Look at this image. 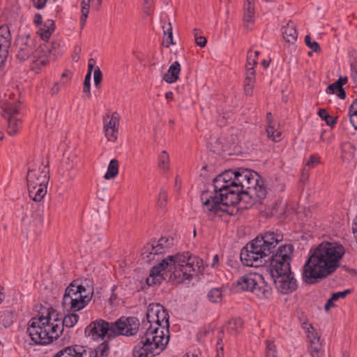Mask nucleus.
<instances>
[{
  "mask_svg": "<svg viewBox=\"0 0 357 357\" xmlns=\"http://www.w3.org/2000/svg\"><path fill=\"white\" fill-rule=\"evenodd\" d=\"M250 176H252V170L248 169H238L235 170L234 181L230 183V185L234 189V192L236 193L237 204L241 201L242 193L245 188V183Z\"/></svg>",
  "mask_w": 357,
  "mask_h": 357,
  "instance_id": "nucleus-16",
  "label": "nucleus"
},
{
  "mask_svg": "<svg viewBox=\"0 0 357 357\" xmlns=\"http://www.w3.org/2000/svg\"><path fill=\"white\" fill-rule=\"evenodd\" d=\"M169 319L168 311L162 305L151 303L147 308L146 320H143L142 324L149 331L158 336L162 335L163 337L169 340Z\"/></svg>",
  "mask_w": 357,
  "mask_h": 357,
  "instance_id": "nucleus-9",
  "label": "nucleus"
},
{
  "mask_svg": "<svg viewBox=\"0 0 357 357\" xmlns=\"http://www.w3.org/2000/svg\"><path fill=\"white\" fill-rule=\"evenodd\" d=\"M167 192L165 189H161L158 198V205L160 208H165L167 204Z\"/></svg>",
  "mask_w": 357,
  "mask_h": 357,
  "instance_id": "nucleus-41",
  "label": "nucleus"
},
{
  "mask_svg": "<svg viewBox=\"0 0 357 357\" xmlns=\"http://www.w3.org/2000/svg\"><path fill=\"white\" fill-rule=\"evenodd\" d=\"M17 59L23 62L31 58V69L38 73L47 63V56L43 47L36 48V38L29 33L19 34L14 43Z\"/></svg>",
  "mask_w": 357,
  "mask_h": 357,
  "instance_id": "nucleus-7",
  "label": "nucleus"
},
{
  "mask_svg": "<svg viewBox=\"0 0 357 357\" xmlns=\"http://www.w3.org/2000/svg\"><path fill=\"white\" fill-rule=\"evenodd\" d=\"M119 173V162L116 159H113L109 162L107 171L104 178L107 180L114 178Z\"/></svg>",
  "mask_w": 357,
  "mask_h": 357,
  "instance_id": "nucleus-28",
  "label": "nucleus"
},
{
  "mask_svg": "<svg viewBox=\"0 0 357 357\" xmlns=\"http://www.w3.org/2000/svg\"><path fill=\"white\" fill-rule=\"evenodd\" d=\"M195 43L198 46L204 47L206 45L207 40L204 36H197L195 38Z\"/></svg>",
  "mask_w": 357,
  "mask_h": 357,
  "instance_id": "nucleus-54",
  "label": "nucleus"
},
{
  "mask_svg": "<svg viewBox=\"0 0 357 357\" xmlns=\"http://www.w3.org/2000/svg\"><path fill=\"white\" fill-rule=\"evenodd\" d=\"M277 290L282 294H289L296 290L297 281L292 271L271 277Z\"/></svg>",
  "mask_w": 357,
  "mask_h": 357,
  "instance_id": "nucleus-15",
  "label": "nucleus"
},
{
  "mask_svg": "<svg viewBox=\"0 0 357 357\" xmlns=\"http://www.w3.org/2000/svg\"><path fill=\"white\" fill-rule=\"evenodd\" d=\"M47 0H32L33 6L36 9H42L45 7Z\"/></svg>",
  "mask_w": 357,
  "mask_h": 357,
  "instance_id": "nucleus-53",
  "label": "nucleus"
},
{
  "mask_svg": "<svg viewBox=\"0 0 357 357\" xmlns=\"http://www.w3.org/2000/svg\"><path fill=\"white\" fill-rule=\"evenodd\" d=\"M91 75H86L84 81V87H83V93L87 96L89 97L91 96L90 89H91Z\"/></svg>",
  "mask_w": 357,
  "mask_h": 357,
  "instance_id": "nucleus-44",
  "label": "nucleus"
},
{
  "mask_svg": "<svg viewBox=\"0 0 357 357\" xmlns=\"http://www.w3.org/2000/svg\"><path fill=\"white\" fill-rule=\"evenodd\" d=\"M259 52L258 51L252 52L249 50L247 55V63L246 69L248 70V67H252L255 69V66L257 64V58Z\"/></svg>",
  "mask_w": 357,
  "mask_h": 357,
  "instance_id": "nucleus-35",
  "label": "nucleus"
},
{
  "mask_svg": "<svg viewBox=\"0 0 357 357\" xmlns=\"http://www.w3.org/2000/svg\"><path fill=\"white\" fill-rule=\"evenodd\" d=\"M102 72H101L100 68L97 67L94 70V73H93L94 84H95L96 87H97V88L98 87V86L100 85V84L102 81Z\"/></svg>",
  "mask_w": 357,
  "mask_h": 357,
  "instance_id": "nucleus-46",
  "label": "nucleus"
},
{
  "mask_svg": "<svg viewBox=\"0 0 357 357\" xmlns=\"http://www.w3.org/2000/svg\"><path fill=\"white\" fill-rule=\"evenodd\" d=\"M20 109V103H8L6 105L4 112L7 115V118L11 116H16V115L19 114Z\"/></svg>",
  "mask_w": 357,
  "mask_h": 357,
  "instance_id": "nucleus-32",
  "label": "nucleus"
},
{
  "mask_svg": "<svg viewBox=\"0 0 357 357\" xmlns=\"http://www.w3.org/2000/svg\"><path fill=\"white\" fill-rule=\"evenodd\" d=\"M266 193L263 179L256 172L252 171V176L245 183V188L242 193L241 201L248 202L249 199L255 197L257 199V202H261V200L266 197Z\"/></svg>",
  "mask_w": 357,
  "mask_h": 357,
  "instance_id": "nucleus-13",
  "label": "nucleus"
},
{
  "mask_svg": "<svg viewBox=\"0 0 357 357\" xmlns=\"http://www.w3.org/2000/svg\"><path fill=\"white\" fill-rule=\"evenodd\" d=\"M91 0H82L81 6L82 7H89L90 8Z\"/></svg>",
  "mask_w": 357,
  "mask_h": 357,
  "instance_id": "nucleus-63",
  "label": "nucleus"
},
{
  "mask_svg": "<svg viewBox=\"0 0 357 357\" xmlns=\"http://www.w3.org/2000/svg\"><path fill=\"white\" fill-rule=\"evenodd\" d=\"M283 240L279 231H268L260 234L248 243L241 251L240 258L245 266L259 267L268 261L266 259L277 245Z\"/></svg>",
  "mask_w": 357,
  "mask_h": 357,
  "instance_id": "nucleus-4",
  "label": "nucleus"
},
{
  "mask_svg": "<svg viewBox=\"0 0 357 357\" xmlns=\"http://www.w3.org/2000/svg\"><path fill=\"white\" fill-rule=\"evenodd\" d=\"M337 96L340 98V99H344L346 98V92L344 91V89H343V87L339 89L337 91Z\"/></svg>",
  "mask_w": 357,
  "mask_h": 357,
  "instance_id": "nucleus-59",
  "label": "nucleus"
},
{
  "mask_svg": "<svg viewBox=\"0 0 357 357\" xmlns=\"http://www.w3.org/2000/svg\"><path fill=\"white\" fill-rule=\"evenodd\" d=\"M139 321L135 317H121L114 322L109 323L103 319L92 321L85 328V334L93 339L114 338L119 335L132 336L139 331Z\"/></svg>",
  "mask_w": 357,
  "mask_h": 357,
  "instance_id": "nucleus-6",
  "label": "nucleus"
},
{
  "mask_svg": "<svg viewBox=\"0 0 357 357\" xmlns=\"http://www.w3.org/2000/svg\"><path fill=\"white\" fill-rule=\"evenodd\" d=\"M70 351H73V347H64L56 352L53 357H69Z\"/></svg>",
  "mask_w": 357,
  "mask_h": 357,
  "instance_id": "nucleus-45",
  "label": "nucleus"
},
{
  "mask_svg": "<svg viewBox=\"0 0 357 357\" xmlns=\"http://www.w3.org/2000/svg\"><path fill=\"white\" fill-rule=\"evenodd\" d=\"M218 177H220L222 180H224L226 181V184H228V187L230 188V190H234L233 187L230 185V183L232 181H234V176H235V171L232 169H229L225 171L222 174H219L218 176Z\"/></svg>",
  "mask_w": 357,
  "mask_h": 357,
  "instance_id": "nucleus-34",
  "label": "nucleus"
},
{
  "mask_svg": "<svg viewBox=\"0 0 357 357\" xmlns=\"http://www.w3.org/2000/svg\"><path fill=\"white\" fill-rule=\"evenodd\" d=\"M120 116L116 112L104 117V130L109 141L114 142L118 137Z\"/></svg>",
  "mask_w": 357,
  "mask_h": 357,
  "instance_id": "nucleus-17",
  "label": "nucleus"
},
{
  "mask_svg": "<svg viewBox=\"0 0 357 357\" xmlns=\"http://www.w3.org/2000/svg\"><path fill=\"white\" fill-rule=\"evenodd\" d=\"M318 114L322 119L325 120L328 126H333L337 123L336 118L329 115L328 112L324 109H319Z\"/></svg>",
  "mask_w": 357,
  "mask_h": 357,
  "instance_id": "nucleus-36",
  "label": "nucleus"
},
{
  "mask_svg": "<svg viewBox=\"0 0 357 357\" xmlns=\"http://www.w3.org/2000/svg\"><path fill=\"white\" fill-rule=\"evenodd\" d=\"M305 45L310 48L312 52H320L321 47L317 41H312L311 37L310 35H306L305 37Z\"/></svg>",
  "mask_w": 357,
  "mask_h": 357,
  "instance_id": "nucleus-40",
  "label": "nucleus"
},
{
  "mask_svg": "<svg viewBox=\"0 0 357 357\" xmlns=\"http://www.w3.org/2000/svg\"><path fill=\"white\" fill-rule=\"evenodd\" d=\"M255 83V70L252 67H248L244 80V92L246 96H252Z\"/></svg>",
  "mask_w": 357,
  "mask_h": 357,
  "instance_id": "nucleus-22",
  "label": "nucleus"
},
{
  "mask_svg": "<svg viewBox=\"0 0 357 357\" xmlns=\"http://www.w3.org/2000/svg\"><path fill=\"white\" fill-rule=\"evenodd\" d=\"M42 15L39 13H37L34 16V23L36 24V25H40L42 23Z\"/></svg>",
  "mask_w": 357,
  "mask_h": 357,
  "instance_id": "nucleus-60",
  "label": "nucleus"
},
{
  "mask_svg": "<svg viewBox=\"0 0 357 357\" xmlns=\"http://www.w3.org/2000/svg\"><path fill=\"white\" fill-rule=\"evenodd\" d=\"M307 337L310 340V343H312V341L320 340V337L318 335L315 329L311 331V332L307 333Z\"/></svg>",
  "mask_w": 357,
  "mask_h": 357,
  "instance_id": "nucleus-55",
  "label": "nucleus"
},
{
  "mask_svg": "<svg viewBox=\"0 0 357 357\" xmlns=\"http://www.w3.org/2000/svg\"><path fill=\"white\" fill-rule=\"evenodd\" d=\"M236 287L239 290L252 291L261 299H268L272 294V288L264 281L261 275L247 273L236 281Z\"/></svg>",
  "mask_w": 357,
  "mask_h": 357,
  "instance_id": "nucleus-11",
  "label": "nucleus"
},
{
  "mask_svg": "<svg viewBox=\"0 0 357 357\" xmlns=\"http://www.w3.org/2000/svg\"><path fill=\"white\" fill-rule=\"evenodd\" d=\"M302 328L307 333H309L310 332H311V331L314 329L311 324L306 322V321H305L302 324Z\"/></svg>",
  "mask_w": 357,
  "mask_h": 357,
  "instance_id": "nucleus-56",
  "label": "nucleus"
},
{
  "mask_svg": "<svg viewBox=\"0 0 357 357\" xmlns=\"http://www.w3.org/2000/svg\"><path fill=\"white\" fill-rule=\"evenodd\" d=\"M89 7H82L81 8V17H80V23L82 26L83 27L86 23V19L88 17V15L89 13Z\"/></svg>",
  "mask_w": 357,
  "mask_h": 357,
  "instance_id": "nucleus-49",
  "label": "nucleus"
},
{
  "mask_svg": "<svg viewBox=\"0 0 357 357\" xmlns=\"http://www.w3.org/2000/svg\"><path fill=\"white\" fill-rule=\"evenodd\" d=\"M158 160L159 167L164 171H167L169 168V154L165 151H162L159 155Z\"/></svg>",
  "mask_w": 357,
  "mask_h": 357,
  "instance_id": "nucleus-33",
  "label": "nucleus"
},
{
  "mask_svg": "<svg viewBox=\"0 0 357 357\" xmlns=\"http://www.w3.org/2000/svg\"><path fill=\"white\" fill-rule=\"evenodd\" d=\"M266 357H278L275 345L271 341H266Z\"/></svg>",
  "mask_w": 357,
  "mask_h": 357,
  "instance_id": "nucleus-42",
  "label": "nucleus"
},
{
  "mask_svg": "<svg viewBox=\"0 0 357 357\" xmlns=\"http://www.w3.org/2000/svg\"><path fill=\"white\" fill-rule=\"evenodd\" d=\"M322 349L320 340L312 341L310 343V354L312 357H319V354Z\"/></svg>",
  "mask_w": 357,
  "mask_h": 357,
  "instance_id": "nucleus-37",
  "label": "nucleus"
},
{
  "mask_svg": "<svg viewBox=\"0 0 357 357\" xmlns=\"http://www.w3.org/2000/svg\"><path fill=\"white\" fill-rule=\"evenodd\" d=\"M93 292V282L90 279L74 280L65 290L62 305L65 307H69L71 312H78L91 301Z\"/></svg>",
  "mask_w": 357,
  "mask_h": 357,
  "instance_id": "nucleus-8",
  "label": "nucleus"
},
{
  "mask_svg": "<svg viewBox=\"0 0 357 357\" xmlns=\"http://www.w3.org/2000/svg\"><path fill=\"white\" fill-rule=\"evenodd\" d=\"M68 82L67 80L66 81L60 80L59 82H55L54 86L52 87V89L50 90L51 95L52 96L57 95L60 91L61 87H62V86L65 87L68 85Z\"/></svg>",
  "mask_w": 357,
  "mask_h": 357,
  "instance_id": "nucleus-43",
  "label": "nucleus"
},
{
  "mask_svg": "<svg viewBox=\"0 0 357 357\" xmlns=\"http://www.w3.org/2000/svg\"><path fill=\"white\" fill-rule=\"evenodd\" d=\"M320 162L319 158L312 155L309 157L307 160L306 161L305 166L309 167L310 168H313L316 167Z\"/></svg>",
  "mask_w": 357,
  "mask_h": 357,
  "instance_id": "nucleus-47",
  "label": "nucleus"
},
{
  "mask_svg": "<svg viewBox=\"0 0 357 357\" xmlns=\"http://www.w3.org/2000/svg\"><path fill=\"white\" fill-rule=\"evenodd\" d=\"M95 60L93 59H90L88 61V72L86 75H90L91 76V73L93 71V66L95 65Z\"/></svg>",
  "mask_w": 357,
  "mask_h": 357,
  "instance_id": "nucleus-57",
  "label": "nucleus"
},
{
  "mask_svg": "<svg viewBox=\"0 0 357 357\" xmlns=\"http://www.w3.org/2000/svg\"><path fill=\"white\" fill-rule=\"evenodd\" d=\"M293 252L294 246L286 244L280 246L275 254L273 253L266 258L270 261L269 271L271 277L291 271L290 263Z\"/></svg>",
  "mask_w": 357,
  "mask_h": 357,
  "instance_id": "nucleus-12",
  "label": "nucleus"
},
{
  "mask_svg": "<svg viewBox=\"0 0 357 357\" xmlns=\"http://www.w3.org/2000/svg\"><path fill=\"white\" fill-rule=\"evenodd\" d=\"M109 346L105 344H102L100 347H99L98 351H95L97 352V357H107L108 355Z\"/></svg>",
  "mask_w": 357,
  "mask_h": 357,
  "instance_id": "nucleus-50",
  "label": "nucleus"
},
{
  "mask_svg": "<svg viewBox=\"0 0 357 357\" xmlns=\"http://www.w3.org/2000/svg\"><path fill=\"white\" fill-rule=\"evenodd\" d=\"M351 292V290L347 289L343 291H338L333 294L331 297L328 300L324 305V309L328 310L331 307L334 306V302H336L340 298H344L347 294Z\"/></svg>",
  "mask_w": 357,
  "mask_h": 357,
  "instance_id": "nucleus-27",
  "label": "nucleus"
},
{
  "mask_svg": "<svg viewBox=\"0 0 357 357\" xmlns=\"http://www.w3.org/2000/svg\"><path fill=\"white\" fill-rule=\"evenodd\" d=\"M38 317L32 318L28 324L27 333L36 344H47L62 334L64 327L72 328L79 320V315L74 313L59 318V314L52 307L45 309Z\"/></svg>",
  "mask_w": 357,
  "mask_h": 357,
  "instance_id": "nucleus-2",
  "label": "nucleus"
},
{
  "mask_svg": "<svg viewBox=\"0 0 357 357\" xmlns=\"http://www.w3.org/2000/svg\"><path fill=\"white\" fill-rule=\"evenodd\" d=\"M255 15V6H244L243 20L244 22L250 23L253 22V17Z\"/></svg>",
  "mask_w": 357,
  "mask_h": 357,
  "instance_id": "nucleus-38",
  "label": "nucleus"
},
{
  "mask_svg": "<svg viewBox=\"0 0 357 357\" xmlns=\"http://www.w3.org/2000/svg\"><path fill=\"white\" fill-rule=\"evenodd\" d=\"M342 86H341V83H340L339 82H337V80L336 82H335L334 83L330 84L326 91L328 94H333L335 93V91H337L339 89L342 88Z\"/></svg>",
  "mask_w": 357,
  "mask_h": 357,
  "instance_id": "nucleus-48",
  "label": "nucleus"
},
{
  "mask_svg": "<svg viewBox=\"0 0 357 357\" xmlns=\"http://www.w3.org/2000/svg\"><path fill=\"white\" fill-rule=\"evenodd\" d=\"M200 263L202 261L198 258L192 256L188 252L168 255L152 267L146 278V284L149 286L160 284L163 280L162 271L165 270L171 273L170 278L177 283L190 280L195 271V266L199 268Z\"/></svg>",
  "mask_w": 357,
  "mask_h": 357,
  "instance_id": "nucleus-3",
  "label": "nucleus"
},
{
  "mask_svg": "<svg viewBox=\"0 0 357 357\" xmlns=\"http://www.w3.org/2000/svg\"><path fill=\"white\" fill-rule=\"evenodd\" d=\"M348 79L347 77H340L337 79V82L341 83V86L343 87V85L346 84L347 83Z\"/></svg>",
  "mask_w": 357,
  "mask_h": 357,
  "instance_id": "nucleus-62",
  "label": "nucleus"
},
{
  "mask_svg": "<svg viewBox=\"0 0 357 357\" xmlns=\"http://www.w3.org/2000/svg\"><path fill=\"white\" fill-rule=\"evenodd\" d=\"M283 38L288 43H294L298 38L296 26L292 22H289L286 26L282 28Z\"/></svg>",
  "mask_w": 357,
  "mask_h": 357,
  "instance_id": "nucleus-21",
  "label": "nucleus"
},
{
  "mask_svg": "<svg viewBox=\"0 0 357 357\" xmlns=\"http://www.w3.org/2000/svg\"><path fill=\"white\" fill-rule=\"evenodd\" d=\"M223 287H216L211 289L208 293V300L212 303H219L222 298Z\"/></svg>",
  "mask_w": 357,
  "mask_h": 357,
  "instance_id": "nucleus-31",
  "label": "nucleus"
},
{
  "mask_svg": "<svg viewBox=\"0 0 357 357\" xmlns=\"http://www.w3.org/2000/svg\"><path fill=\"white\" fill-rule=\"evenodd\" d=\"M11 45V34L7 25L0 26V67H1L8 55V49Z\"/></svg>",
  "mask_w": 357,
  "mask_h": 357,
  "instance_id": "nucleus-19",
  "label": "nucleus"
},
{
  "mask_svg": "<svg viewBox=\"0 0 357 357\" xmlns=\"http://www.w3.org/2000/svg\"><path fill=\"white\" fill-rule=\"evenodd\" d=\"M169 342L168 339L158 336L146 329V332L140 336L139 342L132 349L134 357H153L165 350Z\"/></svg>",
  "mask_w": 357,
  "mask_h": 357,
  "instance_id": "nucleus-10",
  "label": "nucleus"
},
{
  "mask_svg": "<svg viewBox=\"0 0 357 357\" xmlns=\"http://www.w3.org/2000/svg\"><path fill=\"white\" fill-rule=\"evenodd\" d=\"M309 174L307 172H305V170L303 171L301 176V181L305 182L308 179Z\"/></svg>",
  "mask_w": 357,
  "mask_h": 357,
  "instance_id": "nucleus-61",
  "label": "nucleus"
},
{
  "mask_svg": "<svg viewBox=\"0 0 357 357\" xmlns=\"http://www.w3.org/2000/svg\"><path fill=\"white\" fill-rule=\"evenodd\" d=\"M351 67V77L354 82L357 81V63L352 62L350 64Z\"/></svg>",
  "mask_w": 357,
  "mask_h": 357,
  "instance_id": "nucleus-52",
  "label": "nucleus"
},
{
  "mask_svg": "<svg viewBox=\"0 0 357 357\" xmlns=\"http://www.w3.org/2000/svg\"><path fill=\"white\" fill-rule=\"evenodd\" d=\"M243 324L241 318L232 319L228 321L227 329L231 334L236 335L242 328Z\"/></svg>",
  "mask_w": 357,
  "mask_h": 357,
  "instance_id": "nucleus-30",
  "label": "nucleus"
},
{
  "mask_svg": "<svg viewBox=\"0 0 357 357\" xmlns=\"http://www.w3.org/2000/svg\"><path fill=\"white\" fill-rule=\"evenodd\" d=\"M48 174L49 170L47 167H44L42 170L29 169L26 176L27 187L47 185L49 181Z\"/></svg>",
  "mask_w": 357,
  "mask_h": 357,
  "instance_id": "nucleus-18",
  "label": "nucleus"
},
{
  "mask_svg": "<svg viewBox=\"0 0 357 357\" xmlns=\"http://www.w3.org/2000/svg\"><path fill=\"white\" fill-rule=\"evenodd\" d=\"M181 72V65L178 61H174L169 68L166 74L163 75V79L169 83H174L178 79V75Z\"/></svg>",
  "mask_w": 357,
  "mask_h": 357,
  "instance_id": "nucleus-20",
  "label": "nucleus"
},
{
  "mask_svg": "<svg viewBox=\"0 0 357 357\" xmlns=\"http://www.w3.org/2000/svg\"><path fill=\"white\" fill-rule=\"evenodd\" d=\"M225 182L217 176L213 179L214 195L209 191H204L201 195L202 208L208 218H214L225 213L233 214V206L237 204V196Z\"/></svg>",
  "mask_w": 357,
  "mask_h": 357,
  "instance_id": "nucleus-5",
  "label": "nucleus"
},
{
  "mask_svg": "<svg viewBox=\"0 0 357 357\" xmlns=\"http://www.w3.org/2000/svg\"><path fill=\"white\" fill-rule=\"evenodd\" d=\"M268 126L266 128V134L267 137L269 139L273 142H280L282 139V134L280 131L275 130L273 126V116L271 112L268 113L266 115Z\"/></svg>",
  "mask_w": 357,
  "mask_h": 357,
  "instance_id": "nucleus-23",
  "label": "nucleus"
},
{
  "mask_svg": "<svg viewBox=\"0 0 357 357\" xmlns=\"http://www.w3.org/2000/svg\"><path fill=\"white\" fill-rule=\"evenodd\" d=\"M69 357H87L86 351H81L79 349H76L75 347H73V351H70ZM89 357H97V352L90 351Z\"/></svg>",
  "mask_w": 357,
  "mask_h": 357,
  "instance_id": "nucleus-39",
  "label": "nucleus"
},
{
  "mask_svg": "<svg viewBox=\"0 0 357 357\" xmlns=\"http://www.w3.org/2000/svg\"><path fill=\"white\" fill-rule=\"evenodd\" d=\"M217 354L215 357H223V346L218 342Z\"/></svg>",
  "mask_w": 357,
  "mask_h": 357,
  "instance_id": "nucleus-58",
  "label": "nucleus"
},
{
  "mask_svg": "<svg viewBox=\"0 0 357 357\" xmlns=\"http://www.w3.org/2000/svg\"><path fill=\"white\" fill-rule=\"evenodd\" d=\"M344 253V246L335 242H322L311 248L303 267V280L311 284L332 275L340 267Z\"/></svg>",
  "mask_w": 357,
  "mask_h": 357,
  "instance_id": "nucleus-1",
  "label": "nucleus"
},
{
  "mask_svg": "<svg viewBox=\"0 0 357 357\" xmlns=\"http://www.w3.org/2000/svg\"><path fill=\"white\" fill-rule=\"evenodd\" d=\"M7 132L10 136L15 135L21 128L22 121L17 116L8 117Z\"/></svg>",
  "mask_w": 357,
  "mask_h": 357,
  "instance_id": "nucleus-25",
  "label": "nucleus"
},
{
  "mask_svg": "<svg viewBox=\"0 0 357 357\" xmlns=\"http://www.w3.org/2000/svg\"><path fill=\"white\" fill-rule=\"evenodd\" d=\"M174 97V94L172 91H168L165 93V98L167 100H172Z\"/></svg>",
  "mask_w": 357,
  "mask_h": 357,
  "instance_id": "nucleus-64",
  "label": "nucleus"
},
{
  "mask_svg": "<svg viewBox=\"0 0 357 357\" xmlns=\"http://www.w3.org/2000/svg\"><path fill=\"white\" fill-rule=\"evenodd\" d=\"M349 117L351 125L354 130H357V98L349 108Z\"/></svg>",
  "mask_w": 357,
  "mask_h": 357,
  "instance_id": "nucleus-29",
  "label": "nucleus"
},
{
  "mask_svg": "<svg viewBox=\"0 0 357 357\" xmlns=\"http://www.w3.org/2000/svg\"><path fill=\"white\" fill-rule=\"evenodd\" d=\"M55 28V23L52 20H48L45 22L44 27L39 31V35L43 40H48L54 31Z\"/></svg>",
  "mask_w": 357,
  "mask_h": 357,
  "instance_id": "nucleus-26",
  "label": "nucleus"
},
{
  "mask_svg": "<svg viewBox=\"0 0 357 357\" xmlns=\"http://www.w3.org/2000/svg\"><path fill=\"white\" fill-rule=\"evenodd\" d=\"M29 196L35 202H40L47 193V185L28 187Z\"/></svg>",
  "mask_w": 357,
  "mask_h": 357,
  "instance_id": "nucleus-24",
  "label": "nucleus"
},
{
  "mask_svg": "<svg viewBox=\"0 0 357 357\" xmlns=\"http://www.w3.org/2000/svg\"><path fill=\"white\" fill-rule=\"evenodd\" d=\"M162 44L166 47H169L171 45L174 44L172 33H168V35L164 38Z\"/></svg>",
  "mask_w": 357,
  "mask_h": 357,
  "instance_id": "nucleus-51",
  "label": "nucleus"
},
{
  "mask_svg": "<svg viewBox=\"0 0 357 357\" xmlns=\"http://www.w3.org/2000/svg\"><path fill=\"white\" fill-rule=\"evenodd\" d=\"M173 245V238L161 237L158 241L148 243L144 245L142 256L144 259L150 261L155 259V255L166 252Z\"/></svg>",
  "mask_w": 357,
  "mask_h": 357,
  "instance_id": "nucleus-14",
  "label": "nucleus"
}]
</instances>
